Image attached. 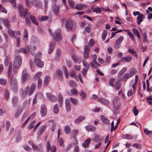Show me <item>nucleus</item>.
<instances>
[{
  "instance_id": "a19ab883",
  "label": "nucleus",
  "mask_w": 152,
  "mask_h": 152,
  "mask_svg": "<svg viewBox=\"0 0 152 152\" xmlns=\"http://www.w3.org/2000/svg\"><path fill=\"white\" fill-rule=\"evenodd\" d=\"M30 17L31 20V21L33 23H34L36 25H37V20L36 18L34 16L31 15H30Z\"/></svg>"
},
{
  "instance_id": "774afa93",
  "label": "nucleus",
  "mask_w": 152,
  "mask_h": 152,
  "mask_svg": "<svg viewBox=\"0 0 152 152\" xmlns=\"http://www.w3.org/2000/svg\"><path fill=\"white\" fill-rule=\"evenodd\" d=\"M0 11L6 13L7 12V10L2 6L1 4H0Z\"/></svg>"
},
{
  "instance_id": "864d4df0",
  "label": "nucleus",
  "mask_w": 152,
  "mask_h": 152,
  "mask_svg": "<svg viewBox=\"0 0 152 152\" xmlns=\"http://www.w3.org/2000/svg\"><path fill=\"white\" fill-rule=\"evenodd\" d=\"M75 143H71L70 144L68 145L65 148L64 151L67 152L71 148L72 145H74Z\"/></svg>"
},
{
  "instance_id": "338daca9",
  "label": "nucleus",
  "mask_w": 152,
  "mask_h": 152,
  "mask_svg": "<svg viewBox=\"0 0 152 152\" xmlns=\"http://www.w3.org/2000/svg\"><path fill=\"white\" fill-rule=\"evenodd\" d=\"M10 123L9 121H7L6 122V131H8L10 127Z\"/></svg>"
},
{
  "instance_id": "423d86ee",
  "label": "nucleus",
  "mask_w": 152,
  "mask_h": 152,
  "mask_svg": "<svg viewBox=\"0 0 152 152\" xmlns=\"http://www.w3.org/2000/svg\"><path fill=\"white\" fill-rule=\"evenodd\" d=\"M22 64V59L20 56L15 57V59L13 62V67L15 69H18L20 67Z\"/></svg>"
},
{
  "instance_id": "72a5a7b5",
  "label": "nucleus",
  "mask_w": 152,
  "mask_h": 152,
  "mask_svg": "<svg viewBox=\"0 0 152 152\" xmlns=\"http://www.w3.org/2000/svg\"><path fill=\"white\" fill-rule=\"evenodd\" d=\"M85 118L84 117L82 116H80L77 118L75 121V124H78L81 122Z\"/></svg>"
},
{
  "instance_id": "393cba45",
  "label": "nucleus",
  "mask_w": 152,
  "mask_h": 152,
  "mask_svg": "<svg viewBox=\"0 0 152 152\" xmlns=\"http://www.w3.org/2000/svg\"><path fill=\"white\" fill-rule=\"evenodd\" d=\"M138 80V76L137 75H136L135 76V78L134 80L135 83H133L134 82L133 81H131V82L132 83V84L130 85V87H132V86L133 87V91H134L135 89V86H136Z\"/></svg>"
},
{
  "instance_id": "49530a36",
  "label": "nucleus",
  "mask_w": 152,
  "mask_h": 152,
  "mask_svg": "<svg viewBox=\"0 0 152 152\" xmlns=\"http://www.w3.org/2000/svg\"><path fill=\"white\" fill-rule=\"evenodd\" d=\"M65 132L67 134H69L70 132L71 129L69 126H66L64 128Z\"/></svg>"
},
{
  "instance_id": "39448f33",
  "label": "nucleus",
  "mask_w": 152,
  "mask_h": 152,
  "mask_svg": "<svg viewBox=\"0 0 152 152\" xmlns=\"http://www.w3.org/2000/svg\"><path fill=\"white\" fill-rule=\"evenodd\" d=\"M113 105L114 109L115 110H118L121 105V103L120 102V98L118 96H115L114 98L113 101Z\"/></svg>"
},
{
  "instance_id": "bb28decb",
  "label": "nucleus",
  "mask_w": 152,
  "mask_h": 152,
  "mask_svg": "<svg viewBox=\"0 0 152 152\" xmlns=\"http://www.w3.org/2000/svg\"><path fill=\"white\" fill-rule=\"evenodd\" d=\"M132 75H133V74H132V73H131L130 74L126 73L123 77L122 80L123 81H125L128 78L131 77Z\"/></svg>"
},
{
  "instance_id": "0e129e2a",
  "label": "nucleus",
  "mask_w": 152,
  "mask_h": 152,
  "mask_svg": "<svg viewBox=\"0 0 152 152\" xmlns=\"http://www.w3.org/2000/svg\"><path fill=\"white\" fill-rule=\"evenodd\" d=\"M27 100L25 101L23 103L22 106L21 108H19L20 109H22V110H23L27 104Z\"/></svg>"
},
{
  "instance_id": "5fc2aeb1",
  "label": "nucleus",
  "mask_w": 152,
  "mask_h": 152,
  "mask_svg": "<svg viewBox=\"0 0 152 152\" xmlns=\"http://www.w3.org/2000/svg\"><path fill=\"white\" fill-rule=\"evenodd\" d=\"M54 112L55 114H57L58 112V108L57 104H56L54 107Z\"/></svg>"
},
{
  "instance_id": "cd10ccee",
  "label": "nucleus",
  "mask_w": 152,
  "mask_h": 152,
  "mask_svg": "<svg viewBox=\"0 0 152 152\" xmlns=\"http://www.w3.org/2000/svg\"><path fill=\"white\" fill-rule=\"evenodd\" d=\"M91 141V139L90 138H88L85 140L84 142L82 144L83 147L84 148H86L88 147Z\"/></svg>"
},
{
  "instance_id": "c9c22d12",
  "label": "nucleus",
  "mask_w": 152,
  "mask_h": 152,
  "mask_svg": "<svg viewBox=\"0 0 152 152\" xmlns=\"http://www.w3.org/2000/svg\"><path fill=\"white\" fill-rule=\"evenodd\" d=\"M79 94L82 99H85L86 98V93L83 92L82 90H81L80 91V92H79Z\"/></svg>"
},
{
  "instance_id": "f257e3e1",
  "label": "nucleus",
  "mask_w": 152,
  "mask_h": 152,
  "mask_svg": "<svg viewBox=\"0 0 152 152\" xmlns=\"http://www.w3.org/2000/svg\"><path fill=\"white\" fill-rule=\"evenodd\" d=\"M12 63H10L9 66V68L8 71V76L10 79V85L12 88H17V82L16 80L14 79L13 76L10 74V73L12 71Z\"/></svg>"
},
{
  "instance_id": "4c0bfd02",
  "label": "nucleus",
  "mask_w": 152,
  "mask_h": 152,
  "mask_svg": "<svg viewBox=\"0 0 152 152\" xmlns=\"http://www.w3.org/2000/svg\"><path fill=\"white\" fill-rule=\"evenodd\" d=\"M25 4L26 6L28 7H30L32 6V3L31 0H25Z\"/></svg>"
},
{
  "instance_id": "bf43d9fd",
  "label": "nucleus",
  "mask_w": 152,
  "mask_h": 152,
  "mask_svg": "<svg viewBox=\"0 0 152 152\" xmlns=\"http://www.w3.org/2000/svg\"><path fill=\"white\" fill-rule=\"evenodd\" d=\"M50 77L48 76H45L44 80V83L45 85H48L49 83V79Z\"/></svg>"
},
{
  "instance_id": "b1692460",
  "label": "nucleus",
  "mask_w": 152,
  "mask_h": 152,
  "mask_svg": "<svg viewBox=\"0 0 152 152\" xmlns=\"http://www.w3.org/2000/svg\"><path fill=\"white\" fill-rule=\"evenodd\" d=\"M86 129L88 132H94L96 130V128L94 126L90 125L86 126Z\"/></svg>"
},
{
  "instance_id": "a878e982",
  "label": "nucleus",
  "mask_w": 152,
  "mask_h": 152,
  "mask_svg": "<svg viewBox=\"0 0 152 152\" xmlns=\"http://www.w3.org/2000/svg\"><path fill=\"white\" fill-rule=\"evenodd\" d=\"M90 64L92 67L96 69L100 65L96 61H91L90 63Z\"/></svg>"
},
{
  "instance_id": "aec40b11",
  "label": "nucleus",
  "mask_w": 152,
  "mask_h": 152,
  "mask_svg": "<svg viewBox=\"0 0 152 152\" xmlns=\"http://www.w3.org/2000/svg\"><path fill=\"white\" fill-rule=\"evenodd\" d=\"M97 100L98 102L104 104L108 105L110 104L109 102L107 100L103 98H99Z\"/></svg>"
},
{
  "instance_id": "79ce46f5",
  "label": "nucleus",
  "mask_w": 152,
  "mask_h": 152,
  "mask_svg": "<svg viewBox=\"0 0 152 152\" xmlns=\"http://www.w3.org/2000/svg\"><path fill=\"white\" fill-rule=\"evenodd\" d=\"M83 7V4H77L75 5V8L77 10H81Z\"/></svg>"
},
{
  "instance_id": "6e6d98bb",
  "label": "nucleus",
  "mask_w": 152,
  "mask_h": 152,
  "mask_svg": "<svg viewBox=\"0 0 152 152\" xmlns=\"http://www.w3.org/2000/svg\"><path fill=\"white\" fill-rule=\"evenodd\" d=\"M145 133L147 135H150L152 134L151 131H149L147 128H145L144 129Z\"/></svg>"
},
{
  "instance_id": "f8f14e48",
  "label": "nucleus",
  "mask_w": 152,
  "mask_h": 152,
  "mask_svg": "<svg viewBox=\"0 0 152 152\" xmlns=\"http://www.w3.org/2000/svg\"><path fill=\"white\" fill-rule=\"evenodd\" d=\"M29 51L31 54L33 56L36 57L37 56V54L33 52L32 50H29V48L28 46L26 47L25 48H23V52L24 53H27L28 51Z\"/></svg>"
},
{
  "instance_id": "603ef678",
  "label": "nucleus",
  "mask_w": 152,
  "mask_h": 152,
  "mask_svg": "<svg viewBox=\"0 0 152 152\" xmlns=\"http://www.w3.org/2000/svg\"><path fill=\"white\" fill-rule=\"evenodd\" d=\"M4 63L6 66L10 63V58L8 56H7L6 58L4 60Z\"/></svg>"
},
{
  "instance_id": "c85d7f7f",
  "label": "nucleus",
  "mask_w": 152,
  "mask_h": 152,
  "mask_svg": "<svg viewBox=\"0 0 152 152\" xmlns=\"http://www.w3.org/2000/svg\"><path fill=\"white\" fill-rule=\"evenodd\" d=\"M45 125L41 126L37 132V134L39 135H41L45 131Z\"/></svg>"
},
{
  "instance_id": "09e8293b",
  "label": "nucleus",
  "mask_w": 152,
  "mask_h": 152,
  "mask_svg": "<svg viewBox=\"0 0 152 152\" xmlns=\"http://www.w3.org/2000/svg\"><path fill=\"white\" fill-rule=\"evenodd\" d=\"M107 34V31L106 30L103 31L102 34V39L104 41L105 39Z\"/></svg>"
},
{
  "instance_id": "f704fd0d",
  "label": "nucleus",
  "mask_w": 152,
  "mask_h": 152,
  "mask_svg": "<svg viewBox=\"0 0 152 152\" xmlns=\"http://www.w3.org/2000/svg\"><path fill=\"white\" fill-rule=\"evenodd\" d=\"M91 9L92 10L93 12L97 13L99 14L102 11L101 9L99 7L93 8V7H92Z\"/></svg>"
},
{
  "instance_id": "412c9836",
  "label": "nucleus",
  "mask_w": 152,
  "mask_h": 152,
  "mask_svg": "<svg viewBox=\"0 0 152 152\" xmlns=\"http://www.w3.org/2000/svg\"><path fill=\"white\" fill-rule=\"evenodd\" d=\"M34 62L36 65L39 67H42L43 66V62L39 59H35Z\"/></svg>"
},
{
  "instance_id": "58836bf2",
  "label": "nucleus",
  "mask_w": 152,
  "mask_h": 152,
  "mask_svg": "<svg viewBox=\"0 0 152 152\" xmlns=\"http://www.w3.org/2000/svg\"><path fill=\"white\" fill-rule=\"evenodd\" d=\"M78 93V92L75 88L71 89L70 91L69 94L70 96H72L74 94H77Z\"/></svg>"
},
{
  "instance_id": "2f4dec72",
  "label": "nucleus",
  "mask_w": 152,
  "mask_h": 152,
  "mask_svg": "<svg viewBox=\"0 0 152 152\" xmlns=\"http://www.w3.org/2000/svg\"><path fill=\"white\" fill-rule=\"evenodd\" d=\"M100 118L102 122L105 124H108L109 123V120L106 117H104L103 115L100 116Z\"/></svg>"
},
{
  "instance_id": "7ed1b4c3",
  "label": "nucleus",
  "mask_w": 152,
  "mask_h": 152,
  "mask_svg": "<svg viewBox=\"0 0 152 152\" xmlns=\"http://www.w3.org/2000/svg\"><path fill=\"white\" fill-rule=\"evenodd\" d=\"M36 84L34 83H32L31 85L30 89L28 86H27L24 91H23L22 94V96L23 97H25L26 95L28 94L29 95H30L32 94L33 92H34L35 88H36Z\"/></svg>"
},
{
  "instance_id": "ea45409f",
  "label": "nucleus",
  "mask_w": 152,
  "mask_h": 152,
  "mask_svg": "<svg viewBox=\"0 0 152 152\" xmlns=\"http://www.w3.org/2000/svg\"><path fill=\"white\" fill-rule=\"evenodd\" d=\"M70 100L72 103L75 105H76L78 104V100L75 98L72 97L70 98Z\"/></svg>"
},
{
  "instance_id": "3c124183",
  "label": "nucleus",
  "mask_w": 152,
  "mask_h": 152,
  "mask_svg": "<svg viewBox=\"0 0 152 152\" xmlns=\"http://www.w3.org/2000/svg\"><path fill=\"white\" fill-rule=\"evenodd\" d=\"M82 62L83 65L86 68V69H89V65L86 63V61L84 60L83 59L82 60Z\"/></svg>"
},
{
  "instance_id": "20e7f679",
  "label": "nucleus",
  "mask_w": 152,
  "mask_h": 152,
  "mask_svg": "<svg viewBox=\"0 0 152 152\" xmlns=\"http://www.w3.org/2000/svg\"><path fill=\"white\" fill-rule=\"evenodd\" d=\"M53 36L55 41L59 42L62 39L61 30L59 28L56 29L55 32L52 34Z\"/></svg>"
},
{
  "instance_id": "f03ea898",
  "label": "nucleus",
  "mask_w": 152,
  "mask_h": 152,
  "mask_svg": "<svg viewBox=\"0 0 152 152\" xmlns=\"http://www.w3.org/2000/svg\"><path fill=\"white\" fill-rule=\"evenodd\" d=\"M61 22L63 24L65 23V27L67 30L73 31L74 30L75 28L73 27L72 20L71 18H69L66 20L63 19L61 20Z\"/></svg>"
},
{
  "instance_id": "9b49d317",
  "label": "nucleus",
  "mask_w": 152,
  "mask_h": 152,
  "mask_svg": "<svg viewBox=\"0 0 152 152\" xmlns=\"http://www.w3.org/2000/svg\"><path fill=\"white\" fill-rule=\"evenodd\" d=\"M78 132L79 130L78 129H74L72 131L71 134V136L73 137V138L75 139L76 141L75 144H77L78 143L77 140L76 138V137L77 135L78 134Z\"/></svg>"
},
{
  "instance_id": "a211bd4d",
  "label": "nucleus",
  "mask_w": 152,
  "mask_h": 152,
  "mask_svg": "<svg viewBox=\"0 0 152 152\" xmlns=\"http://www.w3.org/2000/svg\"><path fill=\"white\" fill-rule=\"evenodd\" d=\"M132 57L130 56H128L122 58L120 60L121 62H130L132 59Z\"/></svg>"
},
{
  "instance_id": "0eeeda50",
  "label": "nucleus",
  "mask_w": 152,
  "mask_h": 152,
  "mask_svg": "<svg viewBox=\"0 0 152 152\" xmlns=\"http://www.w3.org/2000/svg\"><path fill=\"white\" fill-rule=\"evenodd\" d=\"M18 8L20 12V15L22 17L24 18L26 17V15L28 12V10L27 9H24L22 5L20 4L18 6Z\"/></svg>"
},
{
  "instance_id": "de8ad7c7",
  "label": "nucleus",
  "mask_w": 152,
  "mask_h": 152,
  "mask_svg": "<svg viewBox=\"0 0 152 152\" xmlns=\"http://www.w3.org/2000/svg\"><path fill=\"white\" fill-rule=\"evenodd\" d=\"M5 99L6 100H8L10 97L9 92L7 91H6L4 93Z\"/></svg>"
},
{
  "instance_id": "7c9ffc66",
  "label": "nucleus",
  "mask_w": 152,
  "mask_h": 152,
  "mask_svg": "<svg viewBox=\"0 0 152 152\" xmlns=\"http://www.w3.org/2000/svg\"><path fill=\"white\" fill-rule=\"evenodd\" d=\"M32 5H33L35 7H39L41 5V2L37 0H31Z\"/></svg>"
},
{
  "instance_id": "37998d69",
  "label": "nucleus",
  "mask_w": 152,
  "mask_h": 152,
  "mask_svg": "<svg viewBox=\"0 0 152 152\" xmlns=\"http://www.w3.org/2000/svg\"><path fill=\"white\" fill-rule=\"evenodd\" d=\"M122 138L124 139L131 140L132 138V137L131 135L127 134L123 135Z\"/></svg>"
},
{
  "instance_id": "1a4fd4ad",
  "label": "nucleus",
  "mask_w": 152,
  "mask_h": 152,
  "mask_svg": "<svg viewBox=\"0 0 152 152\" xmlns=\"http://www.w3.org/2000/svg\"><path fill=\"white\" fill-rule=\"evenodd\" d=\"M47 147L48 152H49V151H51L52 152H56V148L55 146H52V147L50 144V142L48 141L47 143Z\"/></svg>"
},
{
  "instance_id": "e433bc0d",
  "label": "nucleus",
  "mask_w": 152,
  "mask_h": 152,
  "mask_svg": "<svg viewBox=\"0 0 152 152\" xmlns=\"http://www.w3.org/2000/svg\"><path fill=\"white\" fill-rule=\"evenodd\" d=\"M91 31V28L89 26L86 27L85 30L83 31V33L84 34H85L87 33H89Z\"/></svg>"
},
{
  "instance_id": "c756f323",
  "label": "nucleus",
  "mask_w": 152,
  "mask_h": 152,
  "mask_svg": "<svg viewBox=\"0 0 152 152\" xmlns=\"http://www.w3.org/2000/svg\"><path fill=\"white\" fill-rule=\"evenodd\" d=\"M12 101L13 107H16L18 102V98L16 96L13 97L12 99Z\"/></svg>"
},
{
  "instance_id": "2eb2a0df",
  "label": "nucleus",
  "mask_w": 152,
  "mask_h": 152,
  "mask_svg": "<svg viewBox=\"0 0 152 152\" xmlns=\"http://www.w3.org/2000/svg\"><path fill=\"white\" fill-rule=\"evenodd\" d=\"M40 113L42 116H45L47 113V109L45 104H42L41 106Z\"/></svg>"
},
{
  "instance_id": "6ab92c4d",
  "label": "nucleus",
  "mask_w": 152,
  "mask_h": 152,
  "mask_svg": "<svg viewBox=\"0 0 152 152\" xmlns=\"http://www.w3.org/2000/svg\"><path fill=\"white\" fill-rule=\"evenodd\" d=\"M94 138L93 139V142L95 143H96L98 142H100L101 141L99 135L96 133L94 134Z\"/></svg>"
},
{
  "instance_id": "4d7b16f0",
  "label": "nucleus",
  "mask_w": 152,
  "mask_h": 152,
  "mask_svg": "<svg viewBox=\"0 0 152 152\" xmlns=\"http://www.w3.org/2000/svg\"><path fill=\"white\" fill-rule=\"evenodd\" d=\"M95 43V42L94 41L93 39H91L88 43V45L89 46L91 47H93Z\"/></svg>"
},
{
  "instance_id": "6e6552de",
  "label": "nucleus",
  "mask_w": 152,
  "mask_h": 152,
  "mask_svg": "<svg viewBox=\"0 0 152 152\" xmlns=\"http://www.w3.org/2000/svg\"><path fill=\"white\" fill-rule=\"evenodd\" d=\"M90 48L87 45H85L84 47L83 56L85 59L88 58L89 57V52Z\"/></svg>"
},
{
  "instance_id": "69168bd1",
  "label": "nucleus",
  "mask_w": 152,
  "mask_h": 152,
  "mask_svg": "<svg viewBox=\"0 0 152 152\" xmlns=\"http://www.w3.org/2000/svg\"><path fill=\"white\" fill-rule=\"evenodd\" d=\"M127 33L128 35L134 41L135 39L134 37V36L132 32H128Z\"/></svg>"
},
{
  "instance_id": "5701e85b",
  "label": "nucleus",
  "mask_w": 152,
  "mask_h": 152,
  "mask_svg": "<svg viewBox=\"0 0 152 152\" xmlns=\"http://www.w3.org/2000/svg\"><path fill=\"white\" fill-rule=\"evenodd\" d=\"M63 97L62 95L61 94H59L58 95V100L59 106L61 107L62 104Z\"/></svg>"
},
{
  "instance_id": "4be33fe9",
  "label": "nucleus",
  "mask_w": 152,
  "mask_h": 152,
  "mask_svg": "<svg viewBox=\"0 0 152 152\" xmlns=\"http://www.w3.org/2000/svg\"><path fill=\"white\" fill-rule=\"evenodd\" d=\"M65 106L67 111H69L71 109L70 100L69 98H67L65 100Z\"/></svg>"
},
{
  "instance_id": "f3484780",
  "label": "nucleus",
  "mask_w": 152,
  "mask_h": 152,
  "mask_svg": "<svg viewBox=\"0 0 152 152\" xmlns=\"http://www.w3.org/2000/svg\"><path fill=\"white\" fill-rule=\"evenodd\" d=\"M27 70L26 69H24L23 70L21 80L23 83H24L27 78Z\"/></svg>"
},
{
  "instance_id": "8fccbe9b",
  "label": "nucleus",
  "mask_w": 152,
  "mask_h": 152,
  "mask_svg": "<svg viewBox=\"0 0 152 152\" xmlns=\"http://www.w3.org/2000/svg\"><path fill=\"white\" fill-rule=\"evenodd\" d=\"M8 33L11 37H14L15 36V32L12 29H9Z\"/></svg>"
},
{
  "instance_id": "052dcab7",
  "label": "nucleus",
  "mask_w": 152,
  "mask_h": 152,
  "mask_svg": "<svg viewBox=\"0 0 152 152\" xmlns=\"http://www.w3.org/2000/svg\"><path fill=\"white\" fill-rule=\"evenodd\" d=\"M48 17L47 16H42L41 18H39L38 19L40 21H44L48 19Z\"/></svg>"
},
{
  "instance_id": "4468645a",
  "label": "nucleus",
  "mask_w": 152,
  "mask_h": 152,
  "mask_svg": "<svg viewBox=\"0 0 152 152\" xmlns=\"http://www.w3.org/2000/svg\"><path fill=\"white\" fill-rule=\"evenodd\" d=\"M52 10L53 13L56 15H57L59 13V10L58 6L55 4L53 5Z\"/></svg>"
},
{
  "instance_id": "dca6fc26",
  "label": "nucleus",
  "mask_w": 152,
  "mask_h": 152,
  "mask_svg": "<svg viewBox=\"0 0 152 152\" xmlns=\"http://www.w3.org/2000/svg\"><path fill=\"white\" fill-rule=\"evenodd\" d=\"M3 22L4 25L7 27L9 28L10 26V24L8 19L7 18L3 19L0 18V23Z\"/></svg>"
},
{
  "instance_id": "9d476101",
  "label": "nucleus",
  "mask_w": 152,
  "mask_h": 152,
  "mask_svg": "<svg viewBox=\"0 0 152 152\" xmlns=\"http://www.w3.org/2000/svg\"><path fill=\"white\" fill-rule=\"evenodd\" d=\"M123 39L124 37L122 36L120 37L117 39L115 42V45L114 46V47L116 49H118L119 48V45Z\"/></svg>"
},
{
  "instance_id": "ddd939ff",
  "label": "nucleus",
  "mask_w": 152,
  "mask_h": 152,
  "mask_svg": "<svg viewBox=\"0 0 152 152\" xmlns=\"http://www.w3.org/2000/svg\"><path fill=\"white\" fill-rule=\"evenodd\" d=\"M46 95L47 98L50 101L52 102L55 101L56 100V98L53 95L49 93H47Z\"/></svg>"
},
{
  "instance_id": "e2e57ef3",
  "label": "nucleus",
  "mask_w": 152,
  "mask_h": 152,
  "mask_svg": "<svg viewBox=\"0 0 152 152\" xmlns=\"http://www.w3.org/2000/svg\"><path fill=\"white\" fill-rule=\"evenodd\" d=\"M133 32L135 35H137L140 34L139 31L135 28H133L132 29Z\"/></svg>"
},
{
  "instance_id": "13d9d810",
  "label": "nucleus",
  "mask_w": 152,
  "mask_h": 152,
  "mask_svg": "<svg viewBox=\"0 0 152 152\" xmlns=\"http://www.w3.org/2000/svg\"><path fill=\"white\" fill-rule=\"evenodd\" d=\"M22 111V109H20V108H19L17 111L16 112L15 116L16 118H18L19 115H20V113Z\"/></svg>"
},
{
  "instance_id": "a18cd8bd",
  "label": "nucleus",
  "mask_w": 152,
  "mask_h": 152,
  "mask_svg": "<svg viewBox=\"0 0 152 152\" xmlns=\"http://www.w3.org/2000/svg\"><path fill=\"white\" fill-rule=\"evenodd\" d=\"M63 75V73L62 71L59 69H57L56 72V76L59 77H61Z\"/></svg>"
},
{
  "instance_id": "c03bdc74",
  "label": "nucleus",
  "mask_w": 152,
  "mask_h": 152,
  "mask_svg": "<svg viewBox=\"0 0 152 152\" xmlns=\"http://www.w3.org/2000/svg\"><path fill=\"white\" fill-rule=\"evenodd\" d=\"M69 83L70 86L72 88L76 86V84L75 82L72 80H70Z\"/></svg>"
},
{
  "instance_id": "680f3d73",
  "label": "nucleus",
  "mask_w": 152,
  "mask_h": 152,
  "mask_svg": "<svg viewBox=\"0 0 152 152\" xmlns=\"http://www.w3.org/2000/svg\"><path fill=\"white\" fill-rule=\"evenodd\" d=\"M28 114L29 113L28 112H26L24 113L22 119V121H23L26 119V118L28 116Z\"/></svg>"
},
{
  "instance_id": "473e14b6",
  "label": "nucleus",
  "mask_w": 152,
  "mask_h": 152,
  "mask_svg": "<svg viewBox=\"0 0 152 152\" xmlns=\"http://www.w3.org/2000/svg\"><path fill=\"white\" fill-rule=\"evenodd\" d=\"M143 19V15L141 14L138 15L137 18V23L138 25H139L140 23L142 21Z\"/></svg>"
}]
</instances>
